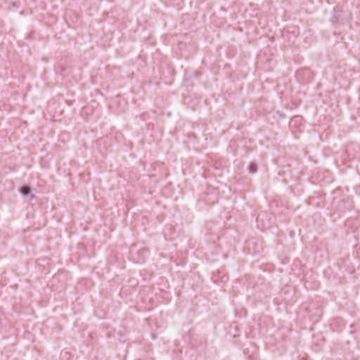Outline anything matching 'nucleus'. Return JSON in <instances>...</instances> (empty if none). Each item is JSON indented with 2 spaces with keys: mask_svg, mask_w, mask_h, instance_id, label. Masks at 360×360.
Segmentation results:
<instances>
[{
  "mask_svg": "<svg viewBox=\"0 0 360 360\" xmlns=\"http://www.w3.org/2000/svg\"><path fill=\"white\" fill-rule=\"evenodd\" d=\"M20 193L25 196H30V199L34 198V195L31 193V188L29 186L24 185L20 189Z\"/></svg>",
  "mask_w": 360,
  "mask_h": 360,
  "instance_id": "obj_1",
  "label": "nucleus"
},
{
  "mask_svg": "<svg viewBox=\"0 0 360 360\" xmlns=\"http://www.w3.org/2000/svg\"><path fill=\"white\" fill-rule=\"evenodd\" d=\"M301 121H302V117H300V116H295L290 121L289 125H290V127L293 128L298 123H300Z\"/></svg>",
  "mask_w": 360,
  "mask_h": 360,
  "instance_id": "obj_2",
  "label": "nucleus"
},
{
  "mask_svg": "<svg viewBox=\"0 0 360 360\" xmlns=\"http://www.w3.org/2000/svg\"><path fill=\"white\" fill-rule=\"evenodd\" d=\"M257 165L252 162L250 163V166H249V171L250 173H255L257 172Z\"/></svg>",
  "mask_w": 360,
  "mask_h": 360,
  "instance_id": "obj_3",
  "label": "nucleus"
},
{
  "mask_svg": "<svg viewBox=\"0 0 360 360\" xmlns=\"http://www.w3.org/2000/svg\"><path fill=\"white\" fill-rule=\"evenodd\" d=\"M302 73L306 74V75H309L310 74V71L308 69L302 70H300L299 72H297V75L299 76Z\"/></svg>",
  "mask_w": 360,
  "mask_h": 360,
  "instance_id": "obj_4",
  "label": "nucleus"
}]
</instances>
